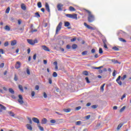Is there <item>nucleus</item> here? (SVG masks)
Returning a JSON list of instances; mask_svg holds the SVG:
<instances>
[{"label":"nucleus","mask_w":131,"mask_h":131,"mask_svg":"<svg viewBox=\"0 0 131 131\" xmlns=\"http://www.w3.org/2000/svg\"><path fill=\"white\" fill-rule=\"evenodd\" d=\"M101 68H103V66H100L99 67L94 68V69H101Z\"/></svg>","instance_id":"e2e57ef3"},{"label":"nucleus","mask_w":131,"mask_h":131,"mask_svg":"<svg viewBox=\"0 0 131 131\" xmlns=\"http://www.w3.org/2000/svg\"><path fill=\"white\" fill-rule=\"evenodd\" d=\"M53 77H57L58 76V74H57V72H54L53 74Z\"/></svg>","instance_id":"72a5a7b5"},{"label":"nucleus","mask_w":131,"mask_h":131,"mask_svg":"<svg viewBox=\"0 0 131 131\" xmlns=\"http://www.w3.org/2000/svg\"><path fill=\"white\" fill-rule=\"evenodd\" d=\"M19 99H18V102L19 103L20 105L24 103V101H23V97L21 95H18Z\"/></svg>","instance_id":"20e7f679"},{"label":"nucleus","mask_w":131,"mask_h":131,"mask_svg":"<svg viewBox=\"0 0 131 131\" xmlns=\"http://www.w3.org/2000/svg\"><path fill=\"white\" fill-rule=\"evenodd\" d=\"M18 89H19L21 92H22L23 93L24 92V90H23V87L21 85H18Z\"/></svg>","instance_id":"b1692460"},{"label":"nucleus","mask_w":131,"mask_h":131,"mask_svg":"<svg viewBox=\"0 0 131 131\" xmlns=\"http://www.w3.org/2000/svg\"><path fill=\"white\" fill-rule=\"evenodd\" d=\"M8 46H9V42L8 41L5 42V43H4V46L5 47H8Z\"/></svg>","instance_id":"8fccbe9b"},{"label":"nucleus","mask_w":131,"mask_h":131,"mask_svg":"<svg viewBox=\"0 0 131 131\" xmlns=\"http://www.w3.org/2000/svg\"><path fill=\"white\" fill-rule=\"evenodd\" d=\"M17 44V41L16 40H14L11 41V46H15Z\"/></svg>","instance_id":"aec40b11"},{"label":"nucleus","mask_w":131,"mask_h":131,"mask_svg":"<svg viewBox=\"0 0 131 131\" xmlns=\"http://www.w3.org/2000/svg\"><path fill=\"white\" fill-rule=\"evenodd\" d=\"M81 109V106H79L75 108V110L76 111H78V110H80Z\"/></svg>","instance_id":"79ce46f5"},{"label":"nucleus","mask_w":131,"mask_h":131,"mask_svg":"<svg viewBox=\"0 0 131 131\" xmlns=\"http://www.w3.org/2000/svg\"><path fill=\"white\" fill-rule=\"evenodd\" d=\"M85 79L87 82V83H90L91 82L90 81V80H89V78L88 77H86L85 78Z\"/></svg>","instance_id":"c03bdc74"},{"label":"nucleus","mask_w":131,"mask_h":131,"mask_svg":"<svg viewBox=\"0 0 131 131\" xmlns=\"http://www.w3.org/2000/svg\"><path fill=\"white\" fill-rule=\"evenodd\" d=\"M116 71L115 70H114L113 73V76H116Z\"/></svg>","instance_id":"603ef678"},{"label":"nucleus","mask_w":131,"mask_h":131,"mask_svg":"<svg viewBox=\"0 0 131 131\" xmlns=\"http://www.w3.org/2000/svg\"><path fill=\"white\" fill-rule=\"evenodd\" d=\"M92 105V103L91 102H89L86 104V107H90Z\"/></svg>","instance_id":"bf43d9fd"},{"label":"nucleus","mask_w":131,"mask_h":131,"mask_svg":"<svg viewBox=\"0 0 131 131\" xmlns=\"http://www.w3.org/2000/svg\"><path fill=\"white\" fill-rule=\"evenodd\" d=\"M51 123H56V120H50Z\"/></svg>","instance_id":"13d9d810"},{"label":"nucleus","mask_w":131,"mask_h":131,"mask_svg":"<svg viewBox=\"0 0 131 131\" xmlns=\"http://www.w3.org/2000/svg\"><path fill=\"white\" fill-rule=\"evenodd\" d=\"M83 74V75H89V73L87 71H84Z\"/></svg>","instance_id":"09e8293b"},{"label":"nucleus","mask_w":131,"mask_h":131,"mask_svg":"<svg viewBox=\"0 0 131 131\" xmlns=\"http://www.w3.org/2000/svg\"><path fill=\"white\" fill-rule=\"evenodd\" d=\"M123 125L122 124H119L117 128V129H120V128Z\"/></svg>","instance_id":"f704fd0d"},{"label":"nucleus","mask_w":131,"mask_h":131,"mask_svg":"<svg viewBox=\"0 0 131 131\" xmlns=\"http://www.w3.org/2000/svg\"><path fill=\"white\" fill-rule=\"evenodd\" d=\"M16 69H19L21 67V62L20 61H17L15 66Z\"/></svg>","instance_id":"423d86ee"},{"label":"nucleus","mask_w":131,"mask_h":131,"mask_svg":"<svg viewBox=\"0 0 131 131\" xmlns=\"http://www.w3.org/2000/svg\"><path fill=\"white\" fill-rule=\"evenodd\" d=\"M126 78V75H124L123 77H121V80H124Z\"/></svg>","instance_id":"ea45409f"},{"label":"nucleus","mask_w":131,"mask_h":131,"mask_svg":"<svg viewBox=\"0 0 131 131\" xmlns=\"http://www.w3.org/2000/svg\"><path fill=\"white\" fill-rule=\"evenodd\" d=\"M88 54V51H83L81 53V54L83 55V56H85V55H86Z\"/></svg>","instance_id":"e433bc0d"},{"label":"nucleus","mask_w":131,"mask_h":131,"mask_svg":"<svg viewBox=\"0 0 131 131\" xmlns=\"http://www.w3.org/2000/svg\"><path fill=\"white\" fill-rule=\"evenodd\" d=\"M20 7H21L22 10H23L24 11L26 10V6L25 5V4H21V5H20Z\"/></svg>","instance_id":"ddd939ff"},{"label":"nucleus","mask_w":131,"mask_h":131,"mask_svg":"<svg viewBox=\"0 0 131 131\" xmlns=\"http://www.w3.org/2000/svg\"><path fill=\"white\" fill-rule=\"evenodd\" d=\"M6 14H9L10 13V7H8L5 11Z\"/></svg>","instance_id":"c756f323"},{"label":"nucleus","mask_w":131,"mask_h":131,"mask_svg":"<svg viewBox=\"0 0 131 131\" xmlns=\"http://www.w3.org/2000/svg\"><path fill=\"white\" fill-rule=\"evenodd\" d=\"M32 120L35 123H37V124H38V123H39V120H38V119L37 118L34 117L32 118Z\"/></svg>","instance_id":"1a4fd4ad"},{"label":"nucleus","mask_w":131,"mask_h":131,"mask_svg":"<svg viewBox=\"0 0 131 131\" xmlns=\"http://www.w3.org/2000/svg\"><path fill=\"white\" fill-rule=\"evenodd\" d=\"M0 109H1V110H7V107L2 104H0Z\"/></svg>","instance_id":"f3484780"},{"label":"nucleus","mask_w":131,"mask_h":131,"mask_svg":"<svg viewBox=\"0 0 131 131\" xmlns=\"http://www.w3.org/2000/svg\"><path fill=\"white\" fill-rule=\"evenodd\" d=\"M120 78H121V76H119L117 78V79H116V81H117V83H118V84H119V85H121L122 84V82H121V81H120Z\"/></svg>","instance_id":"0eeeda50"},{"label":"nucleus","mask_w":131,"mask_h":131,"mask_svg":"<svg viewBox=\"0 0 131 131\" xmlns=\"http://www.w3.org/2000/svg\"><path fill=\"white\" fill-rule=\"evenodd\" d=\"M126 106H123L120 110V112H123V111H124V110L125 109Z\"/></svg>","instance_id":"7c9ffc66"},{"label":"nucleus","mask_w":131,"mask_h":131,"mask_svg":"<svg viewBox=\"0 0 131 131\" xmlns=\"http://www.w3.org/2000/svg\"><path fill=\"white\" fill-rule=\"evenodd\" d=\"M35 15H36V17H37V18H39V17H40V15H39V13H38V12H36L35 13Z\"/></svg>","instance_id":"864d4df0"},{"label":"nucleus","mask_w":131,"mask_h":131,"mask_svg":"<svg viewBox=\"0 0 131 131\" xmlns=\"http://www.w3.org/2000/svg\"><path fill=\"white\" fill-rule=\"evenodd\" d=\"M96 52V50H95V49H93L91 50V53H92V54H94V53H95Z\"/></svg>","instance_id":"338daca9"},{"label":"nucleus","mask_w":131,"mask_h":131,"mask_svg":"<svg viewBox=\"0 0 131 131\" xmlns=\"http://www.w3.org/2000/svg\"><path fill=\"white\" fill-rule=\"evenodd\" d=\"M37 6H38V8L40 9V8H41V7H42V5H41V2H38L37 3Z\"/></svg>","instance_id":"bb28decb"},{"label":"nucleus","mask_w":131,"mask_h":131,"mask_svg":"<svg viewBox=\"0 0 131 131\" xmlns=\"http://www.w3.org/2000/svg\"><path fill=\"white\" fill-rule=\"evenodd\" d=\"M45 7H46V9L47 11H48L49 12H50V6H49V4H48V3H46Z\"/></svg>","instance_id":"f8f14e48"},{"label":"nucleus","mask_w":131,"mask_h":131,"mask_svg":"<svg viewBox=\"0 0 131 131\" xmlns=\"http://www.w3.org/2000/svg\"><path fill=\"white\" fill-rule=\"evenodd\" d=\"M70 26V23L68 21H66L64 23V26L66 27H68V26Z\"/></svg>","instance_id":"4be33fe9"},{"label":"nucleus","mask_w":131,"mask_h":131,"mask_svg":"<svg viewBox=\"0 0 131 131\" xmlns=\"http://www.w3.org/2000/svg\"><path fill=\"white\" fill-rule=\"evenodd\" d=\"M67 49H68V50H70V49H71V46H70V45H68L67 46Z\"/></svg>","instance_id":"0e129e2a"},{"label":"nucleus","mask_w":131,"mask_h":131,"mask_svg":"<svg viewBox=\"0 0 131 131\" xmlns=\"http://www.w3.org/2000/svg\"><path fill=\"white\" fill-rule=\"evenodd\" d=\"M125 97H126V95H125V94H124V95L122 96V97H121V100H123V99H124V98H125Z\"/></svg>","instance_id":"680f3d73"},{"label":"nucleus","mask_w":131,"mask_h":131,"mask_svg":"<svg viewBox=\"0 0 131 131\" xmlns=\"http://www.w3.org/2000/svg\"><path fill=\"white\" fill-rule=\"evenodd\" d=\"M8 114L10 115V116H11L12 117H15V114L12 111L8 112Z\"/></svg>","instance_id":"4468645a"},{"label":"nucleus","mask_w":131,"mask_h":131,"mask_svg":"<svg viewBox=\"0 0 131 131\" xmlns=\"http://www.w3.org/2000/svg\"><path fill=\"white\" fill-rule=\"evenodd\" d=\"M4 29L5 30H6V31H10V30H11V28H10L9 26H6L4 27Z\"/></svg>","instance_id":"dca6fc26"},{"label":"nucleus","mask_w":131,"mask_h":131,"mask_svg":"<svg viewBox=\"0 0 131 131\" xmlns=\"http://www.w3.org/2000/svg\"><path fill=\"white\" fill-rule=\"evenodd\" d=\"M27 40L28 43H29V45H31L32 46L34 45V43L33 42V41L32 39H28Z\"/></svg>","instance_id":"9b49d317"},{"label":"nucleus","mask_w":131,"mask_h":131,"mask_svg":"<svg viewBox=\"0 0 131 131\" xmlns=\"http://www.w3.org/2000/svg\"><path fill=\"white\" fill-rule=\"evenodd\" d=\"M31 96L32 97H34V96H35V92L34 91L31 92Z\"/></svg>","instance_id":"49530a36"},{"label":"nucleus","mask_w":131,"mask_h":131,"mask_svg":"<svg viewBox=\"0 0 131 131\" xmlns=\"http://www.w3.org/2000/svg\"><path fill=\"white\" fill-rule=\"evenodd\" d=\"M64 112L68 113V112H70L71 111V110H70V108L64 109Z\"/></svg>","instance_id":"2f4dec72"},{"label":"nucleus","mask_w":131,"mask_h":131,"mask_svg":"<svg viewBox=\"0 0 131 131\" xmlns=\"http://www.w3.org/2000/svg\"><path fill=\"white\" fill-rule=\"evenodd\" d=\"M38 127L40 129V130H41V131L44 130L43 128L41 126L39 125V124L38 125Z\"/></svg>","instance_id":"c85d7f7f"},{"label":"nucleus","mask_w":131,"mask_h":131,"mask_svg":"<svg viewBox=\"0 0 131 131\" xmlns=\"http://www.w3.org/2000/svg\"><path fill=\"white\" fill-rule=\"evenodd\" d=\"M113 50H114V51H119V48L116 47H114L113 48Z\"/></svg>","instance_id":"58836bf2"},{"label":"nucleus","mask_w":131,"mask_h":131,"mask_svg":"<svg viewBox=\"0 0 131 131\" xmlns=\"http://www.w3.org/2000/svg\"><path fill=\"white\" fill-rule=\"evenodd\" d=\"M91 108H92V109H97V108H98V105H93L91 106Z\"/></svg>","instance_id":"473e14b6"},{"label":"nucleus","mask_w":131,"mask_h":131,"mask_svg":"<svg viewBox=\"0 0 131 131\" xmlns=\"http://www.w3.org/2000/svg\"><path fill=\"white\" fill-rule=\"evenodd\" d=\"M38 41H37V39H35L34 41H33V43H34V45L35 43H37Z\"/></svg>","instance_id":"774afa93"},{"label":"nucleus","mask_w":131,"mask_h":131,"mask_svg":"<svg viewBox=\"0 0 131 131\" xmlns=\"http://www.w3.org/2000/svg\"><path fill=\"white\" fill-rule=\"evenodd\" d=\"M69 10L70 11H71V12H74L75 11V8H74L72 6H71L69 7Z\"/></svg>","instance_id":"412c9836"},{"label":"nucleus","mask_w":131,"mask_h":131,"mask_svg":"<svg viewBox=\"0 0 131 131\" xmlns=\"http://www.w3.org/2000/svg\"><path fill=\"white\" fill-rule=\"evenodd\" d=\"M85 11H86V12H88L89 15H88V21L90 23H92V22H94V21L95 20V17L94 16V15H93V14H92V13L91 12V11L86 10V9H84Z\"/></svg>","instance_id":"f257e3e1"},{"label":"nucleus","mask_w":131,"mask_h":131,"mask_svg":"<svg viewBox=\"0 0 131 131\" xmlns=\"http://www.w3.org/2000/svg\"><path fill=\"white\" fill-rule=\"evenodd\" d=\"M113 63H114V64H121V63L120 62H119L117 60L113 59L112 60Z\"/></svg>","instance_id":"6ab92c4d"},{"label":"nucleus","mask_w":131,"mask_h":131,"mask_svg":"<svg viewBox=\"0 0 131 131\" xmlns=\"http://www.w3.org/2000/svg\"><path fill=\"white\" fill-rule=\"evenodd\" d=\"M35 90L38 91V90H39V86H38V85H36L35 87Z\"/></svg>","instance_id":"a18cd8bd"},{"label":"nucleus","mask_w":131,"mask_h":131,"mask_svg":"<svg viewBox=\"0 0 131 131\" xmlns=\"http://www.w3.org/2000/svg\"><path fill=\"white\" fill-rule=\"evenodd\" d=\"M42 49H43L44 50V51H46V52H50V49H49V48H48L47 47H46L45 45H43L41 46Z\"/></svg>","instance_id":"6e6552de"},{"label":"nucleus","mask_w":131,"mask_h":131,"mask_svg":"<svg viewBox=\"0 0 131 131\" xmlns=\"http://www.w3.org/2000/svg\"><path fill=\"white\" fill-rule=\"evenodd\" d=\"M8 91H9V93H11V94H15V91H14V90H13V89H12V88H9L8 89Z\"/></svg>","instance_id":"a211bd4d"},{"label":"nucleus","mask_w":131,"mask_h":131,"mask_svg":"<svg viewBox=\"0 0 131 131\" xmlns=\"http://www.w3.org/2000/svg\"><path fill=\"white\" fill-rule=\"evenodd\" d=\"M49 83L50 84H52V79L51 78H49Z\"/></svg>","instance_id":"6e6d98bb"},{"label":"nucleus","mask_w":131,"mask_h":131,"mask_svg":"<svg viewBox=\"0 0 131 131\" xmlns=\"http://www.w3.org/2000/svg\"><path fill=\"white\" fill-rule=\"evenodd\" d=\"M75 40H76V38H75V37L73 38V39H71V41L72 42H73V41H75Z\"/></svg>","instance_id":"052dcab7"},{"label":"nucleus","mask_w":131,"mask_h":131,"mask_svg":"<svg viewBox=\"0 0 131 131\" xmlns=\"http://www.w3.org/2000/svg\"><path fill=\"white\" fill-rule=\"evenodd\" d=\"M61 28H62V22H60L59 23L58 25L56 27V34H57V33L61 30Z\"/></svg>","instance_id":"7ed1b4c3"},{"label":"nucleus","mask_w":131,"mask_h":131,"mask_svg":"<svg viewBox=\"0 0 131 131\" xmlns=\"http://www.w3.org/2000/svg\"><path fill=\"white\" fill-rule=\"evenodd\" d=\"M67 17L68 18H70L71 19H75L76 20H77V14H66Z\"/></svg>","instance_id":"f03ea898"},{"label":"nucleus","mask_w":131,"mask_h":131,"mask_svg":"<svg viewBox=\"0 0 131 131\" xmlns=\"http://www.w3.org/2000/svg\"><path fill=\"white\" fill-rule=\"evenodd\" d=\"M43 97L45 99H46V98H47L48 95H47V93H46V92L43 93Z\"/></svg>","instance_id":"4d7b16f0"},{"label":"nucleus","mask_w":131,"mask_h":131,"mask_svg":"<svg viewBox=\"0 0 131 131\" xmlns=\"http://www.w3.org/2000/svg\"><path fill=\"white\" fill-rule=\"evenodd\" d=\"M119 40H120V41H122L123 42H126V40L122 38H119Z\"/></svg>","instance_id":"cd10ccee"},{"label":"nucleus","mask_w":131,"mask_h":131,"mask_svg":"<svg viewBox=\"0 0 131 131\" xmlns=\"http://www.w3.org/2000/svg\"><path fill=\"white\" fill-rule=\"evenodd\" d=\"M84 26H85V27H86L87 28H88V29H90V28H91V26L88 25V24L86 23H84Z\"/></svg>","instance_id":"a878e982"},{"label":"nucleus","mask_w":131,"mask_h":131,"mask_svg":"<svg viewBox=\"0 0 131 131\" xmlns=\"http://www.w3.org/2000/svg\"><path fill=\"white\" fill-rule=\"evenodd\" d=\"M105 84H106L104 83V84H103L101 85V88H100V90H101V91H102V92H104V87L105 86Z\"/></svg>","instance_id":"393cba45"},{"label":"nucleus","mask_w":131,"mask_h":131,"mask_svg":"<svg viewBox=\"0 0 131 131\" xmlns=\"http://www.w3.org/2000/svg\"><path fill=\"white\" fill-rule=\"evenodd\" d=\"M31 32L32 33H33V32H37V29H34V30H33V29H32L31 30Z\"/></svg>","instance_id":"c9c22d12"},{"label":"nucleus","mask_w":131,"mask_h":131,"mask_svg":"<svg viewBox=\"0 0 131 131\" xmlns=\"http://www.w3.org/2000/svg\"><path fill=\"white\" fill-rule=\"evenodd\" d=\"M28 120H29L30 124H32V121L31 120V119L29 117H28Z\"/></svg>","instance_id":"de8ad7c7"},{"label":"nucleus","mask_w":131,"mask_h":131,"mask_svg":"<svg viewBox=\"0 0 131 131\" xmlns=\"http://www.w3.org/2000/svg\"><path fill=\"white\" fill-rule=\"evenodd\" d=\"M47 122H48V120L46 118H43L41 121L42 124H47Z\"/></svg>","instance_id":"9d476101"},{"label":"nucleus","mask_w":131,"mask_h":131,"mask_svg":"<svg viewBox=\"0 0 131 131\" xmlns=\"http://www.w3.org/2000/svg\"><path fill=\"white\" fill-rule=\"evenodd\" d=\"M63 4L59 3L57 5V8L58 11H62L63 9L62 8H63Z\"/></svg>","instance_id":"39448f33"},{"label":"nucleus","mask_w":131,"mask_h":131,"mask_svg":"<svg viewBox=\"0 0 131 131\" xmlns=\"http://www.w3.org/2000/svg\"><path fill=\"white\" fill-rule=\"evenodd\" d=\"M80 124H81V121H79L76 122V125H80Z\"/></svg>","instance_id":"4c0bfd02"},{"label":"nucleus","mask_w":131,"mask_h":131,"mask_svg":"<svg viewBox=\"0 0 131 131\" xmlns=\"http://www.w3.org/2000/svg\"><path fill=\"white\" fill-rule=\"evenodd\" d=\"M27 73L28 75H30V71L29 70V69H27Z\"/></svg>","instance_id":"3c124183"},{"label":"nucleus","mask_w":131,"mask_h":131,"mask_svg":"<svg viewBox=\"0 0 131 131\" xmlns=\"http://www.w3.org/2000/svg\"><path fill=\"white\" fill-rule=\"evenodd\" d=\"M72 48L73 50H75V49L77 48V45L76 44H74L72 46Z\"/></svg>","instance_id":"5701e85b"},{"label":"nucleus","mask_w":131,"mask_h":131,"mask_svg":"<svg viewBox=\"0 0 131 131\" xmlns=\"http://www.w3.org/2000/svg\"><path fill=\"white\" fill-rule=\"evenodd\" d=\"M99 54H103V49L102 48H99Z\"/></svg>","instance_id":"37998d69"},{"label":"nucleus","mask_w":131,"mask_h":131,"mask_svg":"<svg viewBox=\"0 0 131 131\" xmlns=\"http://www.w3.org/2000/svg\"><path fill=\"white\" fill-rule=\"evenodd\" d=\"M26 126L28 129H29L30 130H32V126H31L30 124H27Z\"/></svg>","instance_id":"2eb2a0df"},{"label":"nucleus","mask_w":131,"mask_h":131,"mask_svg":"<svg viewBox=\"0 0 131 131\" xmlns=\"http://www.w3.org/2000/svg\"><path fill=\"white\" fill-rule=\"evenodd\" d=\"M14 79L15 81H17V80H18V77L17 76V75L16 74L14 75Z\"/></svg>","instance_id":"a19ab883"},{"label":"nucleus","mask_w":131,"mask_h":131,"mask_svg":"<svg viewBox=\"0 0 131 131\" xmlns=\"http://www.w3.org/2000/svg\"><path fill=\"white\" fill-rule=\"evenodd\" d=\"M90 118H91V115L86 116V119H90Z\"/></svg>","instance_id":"69168bd1"},{"label":"nucleus","mask_w":131,"mask_h":131,"mask_svg":"<svg viewBox=\"0 0 131 131\" xmlns=\"http://www.w3.org/2000/svg\"><path fill=\"white\" fill-rule=\"evenodd\" d=\"M4 66H5V63H2L0 64V68H4Z\"/></svg>","instance_id":"5fc2aeb1"}]
</instances>
